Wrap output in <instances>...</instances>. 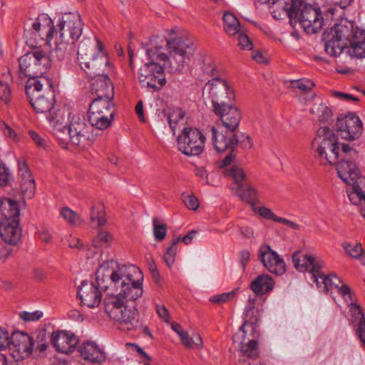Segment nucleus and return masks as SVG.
<instances>
[{"label":"nucleus","mask_w":365,"mask_h":365,"mask_svg":"<svg viewBox=\"0 0 365 365\" xmlns=\"http://www.w3.org/2000/svg\"><path fill=\"white\" fill-rule=\"evenodd\" d=\"M43 313L39 311L34 312H23L20 313V317L26 322L36 321L41 318Z\"/></svg>","instance_id":"6e6d98bb"},{"label":"nucleus","mask_w":365,"mask_h":365,"mask_svg":"<svg viewBox=\"0 0 365 365\" xmlns=\"http://www.w3.org/2000/svg\"><path fill=\"white\" fill-rule=\"evenodd\" d=\"M335 129L341 138L354 140L360 137L363 131L362 123L354 113L337 118Z\"/></svg>","instance_id":"f3484780"},{"label":"nucleus","mask_w":365,"mask_h":365,"mask_svg":"<svg viewBox=\"0 0 365 365\" xmlns=\"http://www.w3.org/2000/svg\"><path fill=\"white\" fill-rule=\"evenodd\" d=\"M0 235L6 243L16 245L21 240V230L19 227V222H17V225L14 223L0 225Z\"/></svg>","instance_id":"c85d7f7f"},{"label":"nucleus","mask_w":365,"mask_h":365,"mask_svg":"<svg viewBox=\"0 0 365 365\" xmlns=\"http://www.w3.org/2000/svg\"><path fill=\"white\" fill-rule=\"evenodd\" d=\"M156 312L159 317L164 322H168L170 319V315L168 309L164 305L157 304L155 307Z\"/></svg>","instance_id":"052dcab7"},{"label":"nucleus","mask_w":365,"mask_h":365,"mask_svg":"<svg viewBox=\"0 0 365 365\" xmlns=\"http://www.w3.org/2000/svg\"><path fill=\"white\" fill-rule=\"evenodd\" d=\"M9 173L8 169L0 164V186H5L9 181Z\"/></svg>","instance_id":"e2e57ef3"},{"label":"nucleus","mask_w":365,"mask_h":365,"mask_svg":"<svg viewBox=\"0 0 365 365\" xmlns=\"http://www.w3.org/2000/svg\"><path fill=\"white\" fill-rule=\"evenodd\" d=\"M259 260L271 273L282 275L286 272L284 259L269 245H262L258 250Z\"/></svg>","instance_id":"aec40b11"},{"label":"nucleus","mask_w":365,"mask_h":365,"mask_svg":"<svg viewBox=\"0 0 365 365\" xmlns=\"http://www.w3.org/2000/svg\"><path fill=\"white\" fill-rule=\"evenodd\" d=\"M223 27L225 33L230 36H235L240 31V24L234 14L225 11L223 16Z\"/></svg>","instance_id":"f704fd0d"},{"label":"nucleus","mask_w":365,"mask_h":365,"mask_svg":"<svg viewBox=\"0 0 365 365\" xmlns=\"http://www.w3.org/2000/svg\"><path fill=\"white\" fill-rule=\"evenodd\" d=\"M103 48V43L96 37L94 40H83L79 43L78 48L79 66L89 78L104 75L103 73L108 65L109 60Z\"/></svg>","instance_id":"423d86ee"},{"label":"nucleus","mask_w":365,"mask_h":365,"mask_svg":"<svg viewBox=\"0 0 365 365\" xmlns=\"http://www.w3.org/2000/svg\"><path fill=\"white\" fill-rule=\"evenodd\" d=\"M241 344L240 350L245 356L250 359L258 357V342L254 337L247 340L246 333H242Z\"/></svg>","instance_id":"72a5a7b5"},{"label":"nucleus","mask_w":365,"mask_h":365,"mask_svg":"<svg viewBox=\"0 0 365 365\" xmlns=\"http://www.w3.org/2000/svg\"><path fill=\"white\" fill-rule=\"evenodd\" d=\"M101 290L104 291L98 285L96 279V282L83 281L78 287L77 296L81 299V302L89 308L98 307L101 302Z\"/></svg>","instance_id":"4be33fe9"},{"label":"nucleus","mask_w":365,"mask_h":365,"mask_svg":"<svg viewBox=\"0 0 365 365\" xmlns=\"http://www.w3.org/2000/svg\"><path fill=\"white\" fill-rule=\"evenodd\" d=\"M11 90L7 83L0 81V98L5 102L10 100Z\"/></svg>","instance_id":"13d9d810"},{"label":"nucleus","mask_w":365,"mask_h":365,"mask_svg":"<svg viewBox=\"0 0 365 365\" xmlns=\"http://www.w3.org/2000/svg\"><path fill=\"white\" fill-rule=\"evenodd\" d=\"M78 351L83 360L92 363L93 365L102 364L107 359L105 351L95 341H84L78 346Z\"/></svg>","instance_id":"393cba45"},{"label":"nucleus","mask_w":365,"mask_h":365,"mask_svg":"<svg viewBox=\"0 0 365 365\" xmlns=\"http://www.w3.org/2000/svg\"><path fill=\"white\" fill-rule=\"evenodd\" d=\"M255 298H249L248 304L245 310V320L240 327V330L242 333H247L250 329L252 334H255L257 327V324L260 319V310L255 307Z\"/></svg>","instance_id":"cd10ccee"},{"label":"nucleus","mask_w":365,"mask_h":365,"mask_svg":"<svg viewBox=\"0 0 365 365\" xmlns=\"http://www.w3.org/2000/svg\"><path fill=\"white\" fill-rule=\"evenodd\" d=\"M19 175L21 179V182L23 181L34 180L27 164L25 162H19Z\"/></svg>","instance_id":"8fccbe9b"},{"label":"nucleus","mask_w":365,"mask_h":365,"mask_svg":"<svg viewBox=\"0 0 365 365\" xmlns=\"http://www.w3.org/2000/svg\"><path fill=\"white\" fill-rule=\"evenodd\" d=\"M358 158L357 151L349 145L342 144L340 158L336 164L339 177L342 181L350 186L346 190L351 202H359L364 200L365 176L360 175L359 169L356 163Z\"/></svg>","instance_id":"20e7f679"},{"label":"nucleus","mask_w":365,"mask_h":365,"mask_svg":"<svg viewBox=\"0 0 365 365\" xmlns=\"http://www.w3.org/2000/svg\"><path fill=\"white\" fill-rule=\"evenodd\" d=\"M292 87L299 89L300 91L307 93L311 91L314 83L308 78H301L291 81Z\"/></svg>","instance_id":"49530a36"},{"label":"nucleus","mask_w":365,"mask_h":365,"mask_svg":"<svg viewBox=\"0 0 365 365\" xmlns=\"http://www.w3.org/2000/svg\"><path fill=\"white\" fill-rule=\"evenodd\" d=\"M67 131L70 142L76 146L83 147L90 138V128L83 117L73 115L67 125Z\"/></svg>","instance_id":"6ab92c4d"},{"label":"nucleus","mask_w":365,"mask_h":365,"mask_svg":"<svg viewBox=\"0 0 365 365\" xmlns=\"http://www.w3.org/2000/svg\"><path fill=\"white\" fill-rule=\"evenodd\" d=\"M20 189L24 197L31 199L34 197L36 190L35 180L23 181L20 183Z\"/></svg>","instance_id":"c03bdc74"},{"label":"nucleus","mask_w":365,"mask_h":365,"mask_svg":"<svg viewBox=\"0 0 365 365\" xmlns=\"http://www.w3.org/2000/svg\"><path fill=\"white\" fill-rule=\"evenodd\" d=\"M274 286V281L268 274H262L254 279L250 285V289L257 295H264L272 291Z\"/></svg>","instance_id":"2f4dec72"},{"label":"nucleus","mask_w":365,"mask_h":365,"mask_svg":"<svg viewBox=\"0 0 365 365\" xmlns=\"http://www.w3.org/2000/svg\"><path fill=\"white\" fill-rule=\"evenodd\" d=\"M226 175L233 180L237 187H239L240 185H243L244 181L247 180V175L244 171L243 168L234 165L225 170Z\"/></svg>","instance_id":"58836bf2"},{"label":"nucleus","mask_w":365,"mask_h":365,"mask_svg":"<svg viewBox=\"0 0 365 365\" xmlns=\"http://www.w3.org/2000/svg\"><path fill=\"white\" fill-rule=\"evenodd\" d=\"M250 260V253L247 250H243L240 252V264L245 270L246 266Z\"/></svg>","instance_id":"774afa93"},{"label":"nucleus","mask_w":365,"mask_h":365,"mask_svg":"<svg viewBox=\"0 0 365 365\" xmlns=\"http://www.w3.org/2000/svg\"><path fill=\"white\" fill-rule=\"evenodd\" d=\"M115 112L113 98H95L89 105L88 120L93 128L105 130L111 125Z\"/></svg>","instance_id":"ddd939ff"},{"label":"nucleus","mask_w":365,"mask_h":365,"mask_svg":"<svg viewBox=\"0 0 365 365\" xmlns=\"http://www.w3.org/2000/svg\"><path fill=\"white\" fill-rule=\"evenodd\" d=\"M10 339L9 332L0 327V351H6L9 345Z\"/></svg>","instance_id":"4d7b16f0"},{"label":"nucleus","mask_w":365,"mask_h":365,"mask_svg":"<svg viewBox=\"0 0 365 365\" xmlns=\"http://www.w3.org/2000/svg\"><path fill=\"white\" fill-rule=\"evenodd\" d=\"M138 78L142 88L153 91L161 90L167 82L164 66L154 61L145 63L139 68Z\"/></svg>","instance_id":"4468645a"},{"label":"nucleus","mask_w":365,"mask_h":365,"mask_svg":"<svg viewBox=\"0 0 365 365\" xmlns=\"http://www.w3.org/2000/svg\"><path fill=\"white\" fill-rule=\"evenodd\" d=\"M237 289L231 291L230 292L222 293L220 294L215 295L210 298V302L217 304H222L230 301L235 296Z\"/></svg>","instance_id":"864d4df0"},{"label":"nucleus","mask_w":365,"mask_h":365,"mask_svg":"<svg viewBox=\"0 0 365 365\" xmlns=\"http://www.w3.org/2000/svg\"><path fill=\"white\" fill-rule=\"evenodd\" d=\"M182 200L185 205L190 210H196L199 207L198 200L193 195L182 194Z\"/></svg>","instance_id":"603ef678"},{"label":"nucleus","mask_w":365,"mask_h":365,"mask_svg":"<svg viewBox=\"0 0 365 365\" xmlns=\"http://www.w3.org/2000/svg\"><path fill=\"white\" fill-rule=\"evenodd\" d=\"M178 148L185 155L201 154L205 148V136L196 128L185 127L177 139Z\"/></svg>","instance_id":"2eb2a0df"},{"label":"nucleus","mask_w":365,"mask_h":365,"mask_svg":"<svg viewBox=\"0 0 365 365\" xmlns=\"http://www.w3.org/2000/svg\"><path fill=\"white\" fill-rule=\"evenodd\" d=\"M343 247L346 252L353 258H359L363 254V249L360 243H344Z\"/></svg>","instance_id":"a18cd8bd"},{"label":"nucleus","mask_w":365,"mask_h":365,"mask_svg":"<svg viewBox=\"0 0 365 365\" xmlns=\"http://www.w3.org/2000/svg\"><path fill=\"white\" fill-rule=\"evenodd\" d=\"M83 22L80 14L77 12L64 14L59 19L58 24L55 28L53 21L49 19L47 26H42L38 21L32 24L31 28L24 30V36L26 43L33 46V42L37 43L38 40L50 42L54 34L58 39H66L75 43L81 37L83 29Z\"/></svg>","instance_id":"7ed1b4c3"},{"label":"nucleus","mask_w":365,"mask_h":365,"mask_svg":"<svg viewBox=\"0 0 365 365\" xmlns=\"http://www.w3.org/2000/svg\"><path fill=\"white\" fill-rule=\"evenodd\" d=\"M237 45L243 50H251L252 48V43L248 36L242 32L237 34Z\"/></svg>","instance_id":"3c124183"},{"label":"nucleus","mask_w":365,"mask_h":365,"mask_svg":"<svg viewBox=\"0 0 365 365\" xmlns=\"http://www.w3.org/2000/svg\"><path fill=\"white\" fill-rule=\"evenodd\" d=\"M294 267L299 272H309L311 275L323 267L324 262L312 255L304 254L298 250L292 255Z\"/></svg>","instance_id":"b1692460"},{"label":"nucleus","mask_w":365,"mask_h":365,"mask_svg":"<svg viewBox=\"0 0 365 365\" xmlns=\"http://www.w3.org/2000/svg\"><path fill=\"white\" fill-rule=\"evenodd\" d=\"M339 293L346 299V298L349 299L352 301V296L351 288L347 284H342L341 286H339L337 287Z\"/></svg>","instance_id":"69168bd1"},{"label":"nucleus","mask_w":365,"mask_h":365,"mask_svg":"<svg viewBox=\"0 0 365 365\" xmlns=\"http://www.w3.org/2000/svg\"><path fill=\"white\" fill-rule=\"evenodd\" d=\"M56 47L53 51V55L58 61L66 58L70 53V50L73 48L74 43L66 39L59 40L58 36H56Z\"/></svg>","instance_id":"c9c22d12"},{"label":"nucleus","mask_w":365,"mask_h":365,"mask_svg":"<svg viewBox=\"0 0 365 365\" xmlns=\"http://www.w3.org/2000/svg\"><path fill=\"white\" fill-rule=\"evenodd\" d=\"M235 195L243 202L253 207L257 202L259 194L255 186L250 183H244L236 187Z\"/></svg>","instance_id":"7c9ffc66"},{"label":"nucleus","mask_w":365,"mask_h":365,"mask_svg":"<svg viewBox=\"0 0 365 365\" xmlns=\"http://www.w3.org/2000/svg\"><path fill=\"white\" fill-rule=\"evenodd\" d=\"M283 1L284 9L289 19H297L299 24L307 34H315L323 26V17L318 6L304 3V0H278Z\"/></svg>","instance_id":"0eeeda50"},{"label":"nucleus","mask_w":365,"mask_h":365,"mask_svg":"<svg viewBox=\"0 0 365 365\" xmlns=\"http://www.w3.org/2000/svg\"><path fill=\"white\" fill-rule=\"evenodd\" d=\"M113 242V236L105 231H100L93 240L95 248H107Z\"/></svg>","instance_id":"a19ab883"},{"label":"nucleus","mask_w":365,"mask_h":365,"mask_svg":"<svg viewBox=\"0 0 365 365\" xmlns=\"http://www.w3.org/2000/svg\"><path fill=\"white\" fill-rule=\"evenodd\" d=\"M252 210L254 212L259 214L261 217H264L267 220H271L274 222H276L277 218L278 216H277L271 209L267 208L266 207H256L255 205L252 207Z\"/></svg>","instance_id":"09e8293b"},{"label":"nucleus","mask_w":365,"mask_h":365,"mask_svg":"<svg viewBox=\"0 0 365 365\" xmlns=\"http://www.w3.org/2000/svg\"><path fill=\"white\" fill-rule=\"evenodd\" d=\"M96 279L104 292L112 291L128 303H134L143 292V274L132 264L119 265L117 262H104L96 270Z\"/></svg>","instance_id":"f257e3e1"},{"label":"nucleus","mask_w":365,"mask_h":365,"mask_svg":"<svg viewBox=\"0 0 365 365\" xmlns=\"http://www.w3.org/2000/svg\"><path fill=\"white\" fill-rule=\"evenodd\" d=\"M29 135L31 136V138L37 146L46 148L47 145L46 140L37 133H36L35 131H29Z\"/></svg>","instance_id":"0e129e2a"},{"label":"nucleus","mask_w":365,"mask_h":365,"mask_svg":"<svg viewBox=\"0 0 365 365\" xmlns=\"http://www.w3.org/2000/svg\"><path fill=\"white\" fill-rule=\"evenodd\" d=\"M34 339L26 333L14 332L8 346L11 355L16 361L28 358L33 351Z\"/></svg>","instance_id":"dca6fc26"},{"label":"nucleus","mask_w":365,"mask_h":365,"mask_svg":"<svg viewBox=\"0 0 365 365\" xmlns=\"http://www.w3.org/2000/svg\"><path fill=\"white\" fill-rule=\"evenodd\" d=\"M310 113L316 115L320 123H328L332 119V111L325 104L314 103L310 110Z\"/></svg>","instance_id":"e433bc0d"},{"label":"nucleus","mask_w":365,"mask_h":365,"mask_svg":"<svg viewBox=\"0 0 365 365\" xmlns=\"http://www.w3.org/2000/svg\"><path fill=\"white\" fill-rule=\"evenodd\" d=\"M312 147L319 157L324 158L330 165L336 163L340 158L338 138L327 126H322L317 130Z\"/></svg>","instance_id":"9b49d317"},{"label":"nucleus","mask_w":365,"mask_h":365,"mask_svg":"<svg viewBox=\"0 0 365 365\" xmlns=\"http://www.w3.org/2000/svg\"><path fill=\"white\" fill-rule=\"evenodd\" d=\"M214 113L218 116L222 122L220 127L236 131L241 120L240 109L230 103L222 107L216 108L213 110Z\"/></svg>","instance_id":"5701e85b"},{"label":"nucleus","mask_w":365,"mask_h":365,"mask_svg":"<svg viewBox=\"0 0 365 365\" xmlns=\"http://www.w3.org/2000/svg\"><path fill=\"white\" fill-rule=\"evenodd\" d=\"M350 312L353 317L358 319L359 322L365 319L364 314L361 307L355 303H351L350 307Z\"/></svg>","instance_id":"bf43d9fd"},{"label":"nucleus","mask_w":365,"mask_h":365,"mask_svg":"<svg viewBox=\"0 0 365 365\" xmlns=\"http://www.w3.org/2000/svg\"><path fill=\"white\" fill-rule=\"evenodd\" d=\"M166 116L169 125L175 134L179 123L184 120L185 112L180 108H176L170 111Z\"/></svg>","instance_id":"ea45409f"},{"label":"nucleus","mask_w":365,"mask_h":365,"mask_svg":"<svg viewBox=\"0 0 365 365\" xmlns=\"http://www.w3.org/2000/svg\"><path fill=\"white\" fill-rule=\"evenodd\" d=\"M356 333L363 346L365 348V319L359 322Z\"/></svg>","instance_id":"680f3d73"},{"label":"nucleus","mask_w":365,"mask_h":365,"mask_svg":"<svg viewBox=\"0 0 365 365\" xmlns=\"http://www.w3.org/2000/svg\"><path fill=\"white\" fill-rule=\"evenodd\" d=\"M19 77L28 78L26 85L30 81L48 78L43 74L51 67V61L46 52L39 48L29 51L19 58Z\"/></svg>","instance_id":"1a4fd4ad"},{"label":"nucleus","mask_w":365,"mask_h":365,"mask_svg":"<svg viewBox=\"0 0 365 365\" xmlns=\"http://www.w3.org/2000/svg\"><path fill=\"white\" fill-rule=\"evenodd\" d=\"M61 215L71 225H76L80 221V216L67 207L62 208Z\"/></svg>","instance_id":"de8ad7c7"},{"label":"nucleus","mask_w":365,"mask_h":365,"mask_svg":"<svg viewBox=\"0 0 365 365\" xmlns=\"http://www.w3.org/2000/svg\"><path fill=\"white\" fill-rule=\"evenodd\" d=\"M26 93L31 106L38 113H48L47 119L51 116L57 118L61 111L53 113L56 103V96L53 90V84L50 78H40L39 81H30L25 86Z\"/></svg>","instance_id":"6e6552de"},{"label":"nucleus","mask_w":365,"mask_h":365,"mask_svg":"<svg viewBox=\"0 0 365 365\" xmlns=\"http://www.w3.org/2000/svg\"><path fill=\"white\" fill-rule=\"evenodd\" d=\"M90 89L96 98H113L115 96L114 86L108 75H98L91 78Z\"/></svg>","instance_id":"a878e982"},{"label":"nucleus","mask_w":365,"mask_h":365,"mask_svg":"<svg viewBox=\"0 0 365 365\" xmlns=\"http://www.w3.org/2000/svg\"><path fill=\"white\" fill-rule=\"evenodd\" d=\"M359 29H354V24L349 21H341L334 26L326 29L322 34L324 51L333 57H338L344 49L349 46L356 48Z\"/></svg>","instance_id":"39448f33"},{"label":"nucleus","mask_w":365,"mask_h":365,"mask_svg":"<svg viewBox=\"0 0 365 365\" xmlns=\"http://www.w3.org/2000/svg\"><path fill=\"white\" fill-rule=\"evenodd\" d=\"M20 210L16 201L10 198L0 199V225L19 222Z\"/></svg>","instance_id":"bb28decb"},{"label":"nucleus","mask_w":365,"mask_h":365,"mask_svg":"<svg viewBox=\"0 0 365 365\" xmlns=\"http://www.w3.org/2000/svg\"><path fill=\"white\" fill-rule=\"evenodd\" d=\"M153 227L155 240L158 242H162L166 236L168 230L167 225L162 222L159 218L154 217L153 219Z\"/></svg>","instance_id":"79ce46f5"},{"label":"nucleus","mask_w":365,"mask_h":365,"mask_svg":"<svg viewBox=\"0 0 365 365\" xmlns=\"http://www.w3.org/2000/svg\"><path fill=\"white\" fill-rule=\"evenodd\" d=\"M148 265L154 282L159 284L160 282V275L153 259L151 258L148 260Z\"/></svg>","instance_id":"5fc2aeb1"},{"label":"nucleus","mask_w":365,"mask_h":365,"mask_svg":"<svg viewBox=\"0 0 365 365\" xmlns=\"http://www.w3.org/2000/svg\"><path fill=\"white\" fill-rule=\"evenodd\" d=\"M48 120L53 128V133L58 142L59 145L63 148L67 149L68 147V134L67 131V125H63L57 114L56 116L48 117Z\"/></svg>","instance_id":"c756f323"},{"label":"nucleus","mask_w":365,"mask_h":365,"mask_svg":"<svg viewBox=\"0 0 365 365\" xmlns=\"http://www.w3.org/2000/svg\"><path fill=\"white\" fill-rule=\"evenodd\" d=\"M180 241V237H178L173 240L170 247H168L164 255V261L168 267H171L175 262V256L178 250V244Z\"/></svg>","instance_id":"37998d69"},{"label":"nucleus","mask_w":365,"mask_h":365,"mask_svg":"<svg viewBox=\"0 0 365 365\" xmlns=\"http://www.w3.org/2000/svg\"><path fill=\"white\" fill-rule=\"evenodd\" d=\"M276 222H279V223L285 225L287 227H289V228L294 230H298L300 228V225L297 224L296 222L289 220L286 218L281 217H277Z\"/></svg>","instance_id":"338daca9"},{"label":"nucleus","mask_w":365,"mask_h":365,"mask_svg":"<svg viewBox=\"0 0 365 365\" xmlns=\"http://www.w3.org/2000/svg\"><path fill=\"white\" fill-rule=\"evenodd\" d=\"M109 297L104 300L105 311L108 316L120 324L128 325L130 328L139 327L138 312L135 305L130 308L128 302L115 292H108Z\"/></svg>","instance_id":"9d476101"},{"label":"nucleus","mask_w":365,"mask_h":365,"mask_svg":"<svg viewBox=\"0 0 365 365\" xmlns=\"http://www.w3.org/2000/svg\"><path fill=\"white\" fill-rule=\"evenodd\" d=\"M216 69L214 65L211 64L206 68V72H210L212 79L206 84L209 91V98L212 104L213 110L218 107H222L230 103H234L235 93L229 83L217 76L215 73Z\"/></svg>","instance_id":"f8f14e48"},{"label":"nucleus","mask_w":365,"mask_h":365,"mask_svg":"<svg viewBox=\"0 0 365 365\" xmlns=\"http://www.w3.org/2000/svg\"><path fill=\"white\" fill-rule=\"evenodd\" d=\"M91 220L93 224H96L98 227H102L106 224V219L103 205L98 203L92 206Z\"/></svg>","instance_id":"4c0bfd02"},{"label":"nucleus","mask_w":365,"mask_h":365,"mask_svg":"<svg viewBox=\"0 0 365 365\" xmlns=\"http://www.w3.org/2000/svg\"><path fill=\"white\" fill-rule=\"evenodd\" d=\"M333 278L339 282H341L340 278L335 274L325 275L319 269L311 275V280L315 283L317 287L322 289L323 292H328L332 289Z\"/></svg>","instance_id":"473e14b6"},{"label":"nucleus","mask_w":365,"mask_h":365,"mask_svg":"<svg viewBox=\"0 0 365 365\" xmlns=\"http://www.w3.org/2000/svg\"><path fill=\"white\" fill-rule=\"evenodd\" d=\"M166 46L169 56L163 52L161 45L158 46L153 40L148 43H142L150 61H167L166 66L170 73L182 72L186 59H190L195 51L192 38L187 33H180L168 39Z\"/></svg>","instance_id":"f03ea898"},{"label":"nucleus","mask_w":365,"mask_h":365,"mask_svg":"<svg viewBox=\"0 0 365 365\" xmlns=\"http://www.w3.org/2000/svg\"><path fill=\"white\" fill-rule=\"evenodd\" d=\"M50 341L57 352L65 354L73 352L79 343L77 336L65 330L53 331L50 336Z\"/></svg>","instance_id":"412c9836"},{"label":"nucleus","mask_w":365,"mask_h":365,"mask_svg":"<svg viewBox=\"0 0 365 365\" xmlns=\"http://www.w3.org/2000/svg\"><path fill=\"white\" fill-rule=\"evenodd\" d=\"M235 132L220 125L212 127L211 138L215 149L218 153L234 151L239 143V139Z\"/></svg>","instance_id":"a211bd4d"}]
</instances>
